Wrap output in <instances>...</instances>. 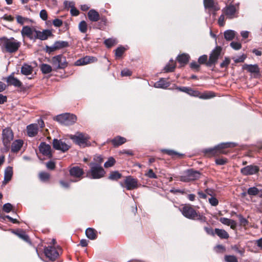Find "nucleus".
Masks as SVG:
<instances>
[{"mask_svg":"<svg viewBox=\"0 0 262 262\" xmlns=\"http://www.w3.org/2000/svg\"><path fill=\"white\" fill-rule=\"evenodd\" d=\"M20 45V42L13 37L8 38L6 37H3L0 38V47L3 52L15 53L18 50Z\"/></svg>","mask_w":262,"mask_h":262,"instance_id":"f257e3e1","label":"nucleus"},{"mask_svg":"<svg viewBox=\"0 0 262 262\" xmlns=\"http://www.w3.org/2000/svg\"><path fill=\"white\" fill-rule=\"evenodd\" d=\"M237 144L234 142H225L221 143L214 147L208 148L204 149V152L205 154H209L213 156L220 154H224L223 149L228 147H233L236 146Z\"/></svg>","mask_w":262,"mask_h":262,"instance_id":"f03ea898","label":"nucleus"},{"mask_svg":"<svg viewBox=\"0 0 262 262\" xmlns=\"http://www.w3.org/2000/svg\"><path fill=\"white\" fill-rule=\"evenodd\" d=\"M182 214L190 220H199L201 223L206 222V218L202 214H198L196 211L189 206H185L182 208Z\"/></svg>","mask_w":262,"mask_h":262,"instance_id":"7ed1b4c3","label":"nucleus"},{"mask_svg":"<svg viewBox=\"0 0 262 262\" xmlns=\"http://www.w3.org/2000/svg\"><path fill=\"white\" fill-rule=\"evenodd\" d=\"M90 170L87 173L88 177L93 179H98L104 177L105 172L99 164H90Z\"/></svg>","mask_w":262,"mask_h":262,"instance_id":"20e7f679","label":"nucleus"},{"mask_svg":"<svg viewBox=\"0 0 262 262\" xmlns=\"http://www.w3.org/2000/svg\"><path fill=\"white\" fill-rule=\"evenodd\" d=\"M54 119L62 125H71L75 123L77 117L73 114L65 113L57 115Z\"/></svg>","mask_w":262,"mask_h":262,"instance_id":"39448f33","label":"nucleus"},{"mask_svg":"<svg viewBox=\"0 0 262 262\" xmlns=\"http://www.w3.org/2000/svg\"><path fill=\"white\" fill-rule=\"evenodd\" d=\"M200 175L198 171L190 169L183 172V174L180 177V180L183 182H188L198 179Z\"/></svg>","mask_w":262,"mask_h":262,"instance_id":"423d86ee","label":"nucleus"},{"mask_svg":"<svg viewBox=\"0 0 262 262\" xmlns=\"http://www.w3.org/2000/svg\"><path fill=\"white\" fill-rule=\"evenodd\" d=\"M13 139V133L10 128H6L2 132V141L5 151H8L10 148V142Z\"/></svg>","mask_w":262,"mask_h":262,"instance_id":"0eeeda50","label":"nucleus"},{"mask_svg":"<svg viewBox=\"0 0 262 262\" xmlns=\"http://www.w3.org/2000/svg\"><path fill=\"white\" fill-rule=\"evenodd\" d=\"M21 34L23 37L26 36L35 41L37 39V30L34 27L24 26L21 30Z\"/></svg>","mask_w":262,"mask_h":262,"instance_id":"6e6552de","label":"nucleus"},{"mask_svg":"<svg viewBox=\"0 0 262 262\" xmlns=\"http://www.w3.org/2000/svg\"><path fill=\"white\" fill-rule=\"evenodd\" d=\"M70 175L73 178L70 180V182H77L80 180L84 174L83 170L78 166H74L69 170Z\"/></svg>","mask_w":262,"mask_h":262,"instance_id":"1a4fd4ad","label":"nucleus"},{"mask_svg":"<svg viewBox=\"0 0 262 262\" xmlns=\"http://www.w3.org/2000/svg\"><path fill=\"white\" fill-rule=\"evenodd\" d=\"M221 51L222 48L221 47H216L210 54L209 60L206 63V66L210 67L216 63L221 55Z\"/></svg>","mask_w":262,"mask_h":262,"instance_id":"9d476101","label":"nucleus"},{"mask_svg":"<svg viewBox=\"0 0 262 262\" xmlns=\"http://www.w3.org/2000/svg\"><path fill=\"white\" fill-rule=\"evenodd\" d=\"M229 1H231V3L224 7L222 11L227 16V18L231 19L237 17L236 14L237 12V9H236L235 6L232 4L233 0H230Z\"/></svg>","mask_w":262,"mask_h":262,"instance_id":"9b49d317","label":"nucleus"},{"mask_svg":"<svg viewBox=\"0 0 262 262\" xmlns=\"http://www.w3.org/2000/svg\"><path fill=\"white\" fill-rule=\"evenodd\" d=\"M52 63L55 69H63L67 66L66 59L62 55H58L53 57Z\"/></svg>","mask_w":262,"mask_h":262,"instance_id":"f8f14e48","label":"nucleus"},{"mask_svg":"<svg viewBox=\"0 0 262 262\" xmlns=\"http://www.w3.org/2000/svg\"><path fill=\"white\" fill-rule=\"evenodd\" d=\"M44 253L50 261H54L59 256V253L53 246H48L44 248Z\"/></svg>","mask_w":262,"mask_h":262,"instance_id":"ddd939ff","label":"nucleus"},{"mask_svg":"<svg viewBox=\"0 0 262 262\" xmlns=\"http://www.w3.org/2000/svg\"><path fill=\"white\" fill-rule=\"evenodd\" d=\"M70 138L80 146H85L89 139L87 136L80 133H77L74 135H71Z\"/></svg>","mask_w":262,"mask_h":262,"instance_id":"4468645a","label":"nucleus"},{"mask_svg":"<svg viewBox=\"0 0 262 262\" xmlns=\"http://www.w3.org/2000/svg\"><path fill=\"white\" fill-rule=\"evenodd\" d=\"M53 146L54 149L61 150L63 152L68 151L70 147V145L66 143L63 140L57 139H54L53 140Z\"/></svg>","mask_w":262,"mask_h":262,"instance_id":"2eb2a0df","label":"nucleus"},{"mask_svg":"<svg viewBox=\"0 0 262 262\" xmlns=\"http://www.w3.org/2000/svg\"><path fill=\"white\" fill-rule=\"evenodd\" d=\"M124 184L127 190H132L138 187V181L132 176L126 177Z\"/></svg>","mask_w":262,"mask_h":262,"instance_id":"dca6fc26","label":"nucleus"},{"mask_svg":"<svg viewBox=\"0 0 262 262\" xmlns=\"http://www.w3.org/2000/svg\"><path fill=\"white\" fill-rule=\"evenodd\" d=\"M259 171V167L256 165H250L244 167L241 169V172L245 175H252L256 173Z\"/></svg>","mask_w":262,"mask_h":262,"instance_id":"f3484780","label":"nucleus"},{"mask_svg":"<svg viewBox=\"0 0 262 262\" xmlns=\"http://www.w3.org/2000/svg\"><path fill=\"white\" fill-rule=\"evenodd\" d=\"M14 73H12L6 78V82L8 85H13L15 87L20 88L22 86L21 82L14 76Z\"/></svg>","mask_w":262,"mask_h":262,"instance_id":"a211bd4d","label":"nucleus"},{"mask_svg":"<svg viewBox=\"0 0 262 262\" xmlns=\"http://www.w3.org/2000/svg\"><path fill=\"white\" fill-rule=\"evenodd\" d=\"M97 60V58L95 57L86 56L77 60L75 62V65L77 66H83L88 63L95 62Z\"/></svg>","mask_w":262,"mask_h":262,"instance_id":"6ab92c4d","label":"nucleus"},{"mask_svg":"<svg viewBox=\"0 0 262 262\" xmlns=\"http://www.w3.org/2000/svg\"><path fill=\"white\" fill-rule=\"evenodd\" d=\"M40 152L44 156L52 157L51 146L45 142H41L39 146Z\"/></svg>","mask_w":262,"mask_h":262,"instance_id":"aec40b11","label":"nucleus"},{"mask_svg":"<svg viewBox=\"0 0 262 262\" xmlns=\"http://www.w3.org/2000/svg\"><path fill=\"white\" fill-rule=\"evenodd\" d=\"M204 6L205 9L217 11L220 9V7L214 0H203Z\"/></svg>","mask_w":262,"mask_h":262,"instance_id":"412c9836","label":"nucleus"},{"mask_svg":"<svg viewBox=\"0 0 262 262\" xmlns=\"http://www.w3.org/2000/svg\"><path fill=\"white\" fill-rule=\"evenodd\" d=\"M28 135L30 137H34L36 135L38 132V127L37 124H31L27 127Z\"/></svg>","mask_w":262,"mask_h":262,"instance_id":"4be33fe9","label":"nucleus"},{"mask_svg":"<svg viewBox=\"0 0 262 262\" xmlns=\"http://www.w3.org/2000/svg\"><path fill=\"white\" fill-rule=\"evenodd\" d=\"M52 35L51 31L48 29L44 30L42 31L37 30V39L44 40Z\"/></svg>","mask_w":262,"mask_h":262,"instance_id":"5701e85b","label":"nucleus"},{"mask_svg":"<svg viewBox=\"0 0 262 262\" xmlns=\"http://www.w3.org/2000/svg\"><path fill=\"white\" fill-rule=\"evenodd\" d=\"M110 141L112 143L114 147H118L125 143L126 139L124 137L117 136L112 140H111Z\"/></svg>","mask_w":262,"mask_h":262,"instance_id":"b1692460","label":"nucleus"},{"mask_svg":"<svg viewBox=\"0 0 262 262\" xmlns=\"http://www.w3.org/2000/svg\"><path fill=\"white\" fill-rule=\"evenodd\" d=\"M88 16L91 21L95 22L97 21L100 18L99 14L94 9H91L89 11Z\"/></svg>","mask_w":262,"mask_h":262,"instance_id":"393cba45","label":"nucleus"},{"mask_svg":"<svg viewBox=\"0 0 262 262\" xmlns=\"http://www.w3.org/2000/svg\"><path fill=\"white\" fill-rule=\"evenodd\" d=\"M33 71V68L31 66L25 63L21 68L20 72L22 74L28 76L31 74Z\"/></svg>","mask_w":262,"mask_h":262,"instance_id":"a878e982","label":"nucleus"},{"mask_svg":"<svg viewBox=\"0 0 262 262\" xmlns=\"http://www.w3.org/2000/svg\"><path fill=\"white\" fill-rule=\"evenodd\" d=\"M23 145V142L21 140H15L11 145V151L16 152L18 151Z\"/></svg>","mask_w":262,"mask_h":262,"instance_id":"bb28decb","label":"nucleus"},{"mask_svg":"<svg viewBox=\"0 0 262 262\" xmlns=\"http://www.w3.org/2000/svg\"><path fill=\"white\" fill-rule=\"evenodd\" d=\"M170 85V83L167 82L164 78H161L158 81L154 84V87L156 88L166 89Z\"/></svg>","mask_w":262,"mask_h":262,"instance_id":"cd10ccee","label":"nucleus"},{"mask_svg":"<svg viewBox=\"0 0 262 262\" xmlns=\"http://www.w3.org/2000/svg\"><path fill=\"white\" fill-rule=\"evenodd\" d=\"M13 175V169L12 167L10 166L7 167L4 173V181L6 183L10 181Z\"/></svg>","mask_w":262,"mask_h":262,"instance_id":"c85d7f7f","label":"nucleus"},{"mask_svg":"<svg viewBox=\"0 0 262 262\" xmlns=\"http://www.w3.org/2000/svg\"><path fill=\"white\" fill-rule=\"evenodd\" d=\"M96 231L92 228H88L85 230V235L86 237L91 239L94 240L97 238Z\"/></svg>","mask_w":262,"mask_h":262,"instance_id":"c756f323","label":"nucleus"},{"mask_svg":"<svg viewBox=\"0 0 262 262\" xmlns=\"http://www.w3.org/2000/svg\"><path fill=\"white\" fill-rule=\"evenodd\" d=\"M16 235H17L20 238L22 239L24 241L31 244V242L30 241L29 237L28 235H27L25 231L23 230H17L16 231L13 232Z\"/></svg>","mask_w":262,"mask_h":262,"instance_id":"7c9ffc66","label":"nucleus"},{"mask_svg":"<svg viewBox=\"0 0 262 262\" xmlns=\"http://www.w3.org/2000/svg\"><path fill=\"white\" fill-rule=\"evenodd\" d=\"M189 57L188 54L183 53L178 56L177 60L182 65H185L188 62Z\"/></svg>","mask_w":262,"mask_h":262,"instance_id":"2f4dec72","label":"nucleus"},{"mask_svg":"<svg viewBox=\"0 0 262 262\" xmlns=\"http://www.w3.org/2000/svg\"><path fill=\"white\" fill-rule=\"evenodd\" d=\"M215 234L220 238L223 239H227L229 237V234L224 229L215 228Z\"/></svg>","mask_w":262,"mask_h":262,"instance_id":"473e14b6","label":"nucleus"},{"mask_svg":"<svg viewBox=\"0 0 262 262\" xmlns=\"http://www.w3.org/2000/svg\"><path fill=\"white\" fill-rule=\"evenodd\" d=\"M246 69L250 73H258L260 72L258 66L257 64H246Z\"/></svg>","mask_w":262,"mask_h":262,"instance_id":"72a5a7b5","label":"nucleus"},{"mask_svg":"<svg viewBox=\"0 0 262 262\" xmlns=\"http://www.w3.org/2000/svg\"><path fill=\"white\" fill-rule=\"evenodd\" d=\"M235 31L232 30H228L224 32V38L228 41L232 40L235 37Z\"/></svg>","mask_w":262,"mask_h":262,"instance_id":"f704fd0d","label":"nucleus"},{"mask_svg":"<svg viewBox=\"0 0 262 262\" xmlns=\"http://www.w3.org/2000/svg\"><path fill=\"white\" fill-rule=\"evenodd\" d=\"M55 47L57 50H59L69 46V43L67 41L59 40L54 42Z\"/></svg>","mask_w":262,"mask_h":262,"instance_id":"c9c22d12","label":"nucleus"},{"mask_svg":"<svg viewBox=\"0 0 262 262\" xmlns=\"http://www.w3.org/2000/svg\"><path fill=\"white\" fill-rule=\"evenodd\" d=\"M40 70L44 74L50 73L52 71V68L51 66L46 63H42L40 66Z\"/></svg>","mask_w":262,"mask_h":262,"instance_id":"e433bc0d","label":"nucleus"},{"mask_svg":"<svg viewBox=\"0 0 262 262\" xmlns=\"http://www.w3.org/2000/svg\"><path fill=\"white\" fill-rule=\"evenodd\" d=\"M16 18L17 23L21 25H23L26 23H32L33 21L32 19L23 17L20 15H17Z\"/></svg>","mask_w":262,"mask_h":262,"instance_id":"4c0bfd02","label":"nucleus"},{"mask_svg":"<svg viewBox=\"0 0 262 262\" xmlns=\"http://www.w3.org/2000/svg\"><path fill=\"white\" fill-rule=\"evenodd\" d=\"M215 97V94L212 92H205L203 94H200L199 98L202 99H209Z\"/></svg>","mask_w":262,"mask_h":262,"instance_id":"58836bf2","label":"nucleus"},{"mask_svg":"<svg viewBox=\"0 0 262 262\" xmlns=\"http://www.w3.org/2000/svg\"><path fill=\"white\" fill-rule=\"evenodd\" d=\"M175 65L172 59H170L169 62L166 64L164 68V70L166 72H171L174 71Z\"/></svg>","mask_w":262,"mask_h":262,"instance_id":"ea45409f","label":"nucleus"},{"mask_svg":"<svg viewBox=\"0 0 262 262\" xmlns=\"http://www.w3.org/2000/svg\"><path fill=\"white\" fill-rule=\"evenodd\" d=\"M104 43L107 48H111L117 43V40L115 38H108L104 40Z\"/></svg>","mask_w":262,"mask_h":262,"instance_id":"a19ab883","label":"nucleus"},{"mask_svg":"<svg viewBox=\"0 0 262 262\" xmlns=\"http://www.w3.org/2000/svg\"><path fill=\"white\" fill-rule=\"evenodd\" d=\"M121 177V173H120L118 171H115L111 172L108 178L111 180H117L120 179Z\"/></svg>","mask_w":262,"mask_h":262,"instance_id":"79ce46f5","label":"nucleus"},{"mask_svg":"<svg viewBox=\"0 0 262 262\" xmlns=\"http://www.w3.org/2000/svg\"><path fill=\"white\" fill-rule=\"evenodd\" d=\"M126 49L123 46L118 47L115 50V55L117 57H120L122 56Z\"/></svg>","mask_w":262,"mask_h":262,"instance_id":"37998d69","label":"nucleus"},{"mask_svg":"<svg viewBox=\"0 0 262 262\" xmlns=\"http://www.w3.org/2000/svg\"><path fill=\"white\" fill-rule=\"evenodd\" d=\"M50 175L49 173L46 172H41L39 174V178L40 180L42 182H46L48 181L50 178Z\"/></svg>","mask_w":262,"mask_h":262,"instance_id":"c03bdc74","label":"nucleus"},{"mask_svg":"<svg viewBox=\"0 0 262 262\" xmlns=\"http://www.w3.org/2000/svg\"><path fill=\"white\" fill-rule=\"evenodd\" d=\"M161 151L163 152H165L169 156H182V154H180L179 152L171 149H162Z\"/></svg>","mask_w":262,"mask_h":262,"instance_id":"a18cd8bd","label":"nucleus"},{"mask_svg":"<svg viewBox=\"0 0 262 262\" xmlns=\"http://www.w3.org/2000/svg\"><path fill=\"white\" fill-rule=\"evenodd\" d=\"M78 27L80 31L83 33H84L87 31V24L84 20L80 22Z\"/></svg>","mask_w":262,"mask_h":262,"instance_id":"49530a36","label":"nucleus"},{"mask_svg":"<svg viewBox=\"0 0 262 262\" xmlns=\"http://www.w3.org/2000/svg\"><path fill=\"white\" fill-rule=\"evenodd\" d=\"M259 192V189L255 187H250L247 190V193L250 195H256Z\"/></svg>","mask_w":262,"mask_h":262,"instance_id":"de8ad7c7","label":"nucleus"},{"mask_svg":"<svg viewBox=\"0 0 262 262\" xmlns=\"http://www.w3.org/2000/svg\"><path fill=\"white\" fill-rule=\"evenodd\" d=\"M226 262H238L237 258L234 255H226L224 257Z\"/></svg>","mask_w":262,"mask_h":262,"instance_id":"09e8293b","label":"nucleus"},{"mask_svg":"<svg viewBox=\"0 0 262 262\" xmlns=\"http://www.w3.org/2000/svg\"><path fill=\"white\" fill-rule=\"evenodd\" d=\"M115 162H116V161L114 158H113L112 157H110L108 159L107 161L104 163V166L105 168H108V167H112V166H113L114 165Z\"/></svg>","mask_w":262,"mask_h":262,"instance_id":"8fccbe9b","label":"nucleus"},{"mask_svg":"<svg viewBox=\"0 0 262 262\" xmlns=\"http://www.w3.org/2000/svg\"><path fill=\"white\" fill-rule=\"evenodd\" d=\"M12 210V205L10 203H6L3 206V210L6 213L10 212Z\"/></svg>","mask_w":262,"mask_h":262,"instance_id":"3c124183","label":"nucleus"},{"mask_svg":"<svg viewBox=\"0 0 262 262\" xmlns=\"http://www.w3.org/2000/svg\"><path fill=\"white\" fill-rule=\"evenodd\" d=\"M231 249L234 250L235 252L239 254L241 256H243L245 253L244 249L242 248L239 249L237 246L234 245L231 247Z\"/></svg>","mask_w":262,"mask_h":262,"instance_id":"603ef678","label":"nucleus"},{"mask_svg":"<svg viewBox=\"0 0 262 262\" xmlns=\"http://www.w3.org/2000/svg\"><path fill=\"white\" fill-rule=\"evenodd\" d=\"M231 47L235 50H238L241 49V43L238 42L232 41L230 43Z\"/></svg>","mask_w":262,"mask_h":262,"instance_id":"864d4df0","label":"nucleus"},{"mask_svg":"<svg viewBox=\"0 0 262 262\" xmlns=\"http://www.w3.org/2000/svg\"><path fill=\"white\" fill-rule=\"evenodd\" d=\"M230 62V59L229 57H225V60L220 64L221 68H227Z\"/></svg>","mask_w":262,"mask_h":262,"instance_id":"5fc2aeb1","label":"nucleus"},{"mask_svg":"<svg viewBox=\"0 0 262 262\" xmlns=\"http://www.w3.org/2000/svg\"><path fill=\"white\" fill-rule=\"evenodd\" d=\"M246 58V56L244 54H243L237 57L233 58V59L235 63H238L244 62Z\"/></svg>","mask_w":262,"mask_h":262,"instance_id":"6e6d98bb","label":"nucleus"},{"mask_svg":"<svg viewBox=\"0 0 262 262\" xmlns=\"http://www.w3.org/2000/svg\"><path fill=\"white\" fill-rule=\"evenodd\" d=\"M207 56L206 55H203L201 56L198 59V62L200 64H205L207 62Z\"/></svg>","mask_w":262,"mask_h":262,"instance_id":"4d7b16f0","label":"nucleus"},{"mask_svg":"<svg viewBox=\"0 0 262 262\" xmlns=\"http://www.w3.org/2000/svg\"><path fill=\"white\" fill-rule=\"evenodd\" d=\"M239 222L242 226H246L248 224V220L244 217L242 215H238Z\"/></svg>","mask_w":262,"mask_h":262,"instance_id":"13d9d810","label":"nucleus"},{"mask_svg":"<svg viewBox=\"0 0 262 262\" xmlns=\"http://www.w3.org/2000/svg\"><path fill=\"white\" fill-rule=\"evenodd\" d=\"M94 160L96 162L91 163L90 164H99L101 165L103 162V158L100 155L95 156Z\"/></svg>","mask_w":262,"mask_h":262,"instance_id":"bf43d9fd","label":"nucleus"},{"mask_svg":"<svg viewBox=\"0 0 262 262\" xmlns=\"http://www.w3.org/2000/svg\"><path fill=\"white\" fill-rule=\"evenodd\" d=\"M209 203L213 206H216L219 204L217 199L214 197L211 196L208 200Z\"/></svg>","mask_w":262,"mask_h":262,"instance_id":"052dcab7","label":"nucleus"},{"mask_svg":"<svg viewBox=\"0 0 262 262\" xmlns=\"http://www.w3.org/2000/svg\"><path fill=\"white\" fill-rule=\"evenodd\" d=\"M40 17L43 20H46L48 18V14L46 10H41L39 13Z\"/></svg>","mask_w":262,"mask_h":262,"instance_id":"680f3d73","label":"nucleus"},{"mask_svg":"<svg viewBox=\"0 0 262 262\" xmlns=\"http://www.w3.org/2000/svg\"><path fill=\"white\" fill-rule=\"evenodd\" d=\"M200 93L199 91L193 90L191 88H190L189 93H188V95H189L191 96H194V97H199V98L200 96Z\"/></svg>","mask_w":262,"mask_h":262,"instance_id":"e2e57ef3","label":"nucleus"},{"mask_svg":"<svg viewBox=\"0 0 262 262\" xmlns=\"http://www.w3.org/2000/svg\"><path fill=\"white\" fill-rule=\"evenodd\" d=\"M176 89L188 94L190 88L186 86H176Z\"/></svg>","mask_w":262,"mask_h":262,"instance_id":"0e129e2a","label":"nucleus"},{"mask_svg":"<svg viewBox=\"0 0 262 262\" xmlns=\"http://www.w3.org/2000/svg\"><path fill=\"white\" fill-rule=\"evenodd\" d=\"M122 76H129L132 75V72L128 69H124L121 72Z\"/></svg>","mask_w":262,"mask_h":262,"instance_id":"69168bd1","label":"nucleus"},{"mask_svg":"<svg viewBox=\"0 0 262 262\" xmlns=\"http://www.w3.org/2000/svg\"><path fill=\"white\" fill-rule=\"evenodd\" d=\"M53 24L55 27H59L62 25V21L58 18H56L53 20Z\"/></svg>","mask_w":262,"mask_h":262,"instance_id":"338daca9","label":"nucleus"},{"mask_svg":"<svg viewBox=\"0 0 262 262\" xmlns=\"http://www.w3.org/2000/svg\"><path fill=\"white\" fill-rule=\"evenodd\" d=\"M46 166L50 170H53L55 167V164L53 161H50L46 163Z\"/></svg>","mask_w":262,"mask_h":262,"instance_id":"774afa93","label":"nucleus"}]
</instances>
